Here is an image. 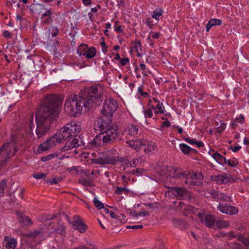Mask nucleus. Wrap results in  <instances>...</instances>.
<instances>
[{
  "label": "nucleus",
  "mask_w": 249,
  "mask_h": 249,
  "mask_svg": "<svg viewBox=\"0 0 249 249\" xmlns=\"http://www.w3.org/2000/svg\"><path fill=\"white\" fill-rule=\"evenodd\" d=\"M61 104L62 101L56 95H49L44 98L36 113V134L38 139L45 136L51 125L58 121Z\"/></svg>",
  "instance_id": "nucleus-1"
},
{
  "label": "nucleus",
  "mask_w": 249,
  "mask_h": 249,
  "mask_svg": "<svg viewBox=\"0 0 249 249\" xmlns=\"http://www.w3.org/2000/svg\"><path fill=\"white\" fill-rule=\"evenodd\" d=\"M95 126L103 136H96L91 142L92 146L97 147L112 144L121 140L122 134L118 126L112 123V117L103 115L97 119Z\"/></svg>",
  "instance_id": "nucleus-2"
},
{
  "label": "nucleus",
  "mask_w": 249,
  "mask_h": 249,
  "mask_svg": "<svg viewBox=\"0 0 249 249\" xmlns=\"http://www.w3.org/2000/svg\"><path fill=\"white\" fill-rule=\"evenodd\" d=\"M104 90L103 87L100 84L93 85L85 88L81 91L80 96L84 100L83 105L87 111L89 108L94 104H99L102 101V94Z\"/></svg>",
  "instance_id": "nucleus-3"
},
{
  "label": "nucleus",
  "mask_w": 249,
  "mask_h": 249,
  "mask_svg": "<svg viewBox=\"0 0 249 249\" xmlns=\"http://www.w3.org/2000/svg\"><path fill=\"white\" fill-rule=\"evenodd\" d=\"M173 177L181 180L180 183L191 188L195 186H201L202 182L200 180L203 178V176L199 173L191 172L189 171H183L180 169H174Z\"/></svg>",
  "instance_id": "nucleus-4"
},
{
  "label": "nucleus",
  "mask_w": 249,
  "mask_h": 249,
  "mask_svg": "<svg viewBox=\"0 0 249 249\" xmlns=\"http://www.w3.org/2000/svg\"><path fill=\"white\" fill-rule=\"evenodd\" d=\"M84 100L80 95L77 98V95H71L66 100L65 104V110L71 116H76L81 114L83 111Z\"/></svg>",
  "instance_id": "nucleus-5"
},
{
  "label": "nucleus",
  "mask_w": 249,
  "mask_h": 249,
  "mask_svg": "<svg viewBox=\"0 0 249 249\" xmlns=\"http://www.w3.org/2000/svg\"><path fill=\"white\" fill-rule=\"evenodd\" d=\"M17 136L12 135L10 141L4 144L0 149V166L6 164L7 159L15 155L17 152Z\"/></svg>",
  "instance_id": "nucleus-6"
},
{
  "label": "nucleus",
  "mask_w": 249,
  "mask_h": 249,
  "mask_svg": "<svg viewBox=\"0 0 249 249\" xmlns=\"http://www.w3.org/2000/svg\"><path fill=\"white\" fill-rule=\"evenodd\" d=\"M126 143L131 148L135 149L138 152L142 150L145 153H148L154 150V147L152 144H150L149 142L144 139H139L135 141L129 140L126 142Z\"/></svg>",
  "instance_id": "nucleus-7"
},
{
  "label": "nucleus",
  "mask_w": 249,
  "mask_h": 249,
  "mask_svg": "<svg viewBox=\"0 0 249 249\" xmlns=\"http://www.w3.org/2000/svg\"><path fill=\"white\" fill-rule=\"evenodd\" d=\"M119 160L116 150L107 151L103 157L95 160V163L100 165L115 164Z\"/></svg>",
  "instance_id": "nucleus-8"
},
{
  "label": "nucleus",
  "mask_w": 249,
  "mask_h": 249,
  "mask_svg": "<svg viewBox=\"0 0 249 249\" xmlns=\"http://www.w3.org/2000/svg\"><path fill=\"white\" fill-rule=\"evenodd\" d=\"M118 108L117 101L112 98L107 99L103 104L101 112L103 115L110 116L112 115Z\"/></svg>",
  "instance_id": "nucleus-9"
},
{
  "label": "nucleus",
  "mask_w": 249,
  "mask_h": 249,
  "mask_svg": "<svg viewBox=\"0 0 249 249\" xmlns=\"http://www.w3.org/2000/svg\"><path fill=\"white\" fill-rule=\"evenodd\" d=\"M77 53L80 56H86L88 59H90L94 57L96 53V51L94 47L89 48L85 44H82L79 46Z\"/></svg>",
  "instance_id": "nucleus-10"
},
{
  "label": "nucleus",
  "mask_w": 249,
  "mask_h": 249,
  "mask_svg": "<svg viewBox=\"0 0 249 249\" xmlns=\"http://www.w3.org/2000/svg\"><path fill=\"white\" fill-rule=\"evenodd\" d=\"M197 216L200 221L210 228L215 229V216L212 214L199 213Z\"/></svg>",
  "instance_id": "nucleus-11"
},
{
  "label": "nucleus",
  "mask_w": 249,
  "mask_h": 249,
  "mask_svg": "<svg viewBox=\"0 0 249 249\" xmlns=\"http://www.w3.org/2000/svg\"><path fill=\"white\" fill-rule=\"evenodd\" d=\"M217 210L221 213L228 215H234L238 213V209L235 206L227 203L220 202L217 207Z\"/></svg>",
  "instance_id": "nucleus-12"
},
{
  "label": "nucleus",
  "mask_w": 249,
  "mask_h": 249,
  "mask_svg": "<svg viewBox=\"0 0 249 249\" xmlns=\"http://www.w3.org/2000/svg\"><path fill=\"white\" fill-rule=\"evenodd\" d=\"M61 143H62V142L60 140H58V136L57 133H56L46 142L41 143L39 146L38 148L42 151H46L56 145L57 144Z\"/></svg>",
  "instance_id": "nucleus-13"
},
{
  "label": "nucleus",
  "mask_w": 249,
  "mask_h": 249,
  "mask_svg": "<svg viewBox=\"0 0 249 249\" xmlns=\"http://www.w3.org/2000/svg\"><path fill=\"white\" fill-rule=\"evenodd\" d=\"M170 192L178 199L186 197L189 192L185 188L180 187H172L170 188Z\"/></svg>",
  "instance_id": "nucleus-14"
},
{
  "label": "nucleus",
  "mask_w": 249,
  "mask_h": 249,
  "mask_svg": "<svg viewBox=\"0 0 249 249\" xmlns=\"http://www.w3.org/2000/svg\"><path fill=\"white\" fill-rule=\"evenodd\" d=\"M66 126L72 136H75L81 130L80 125L75 121H71L70 123L67 124Z\"/></svg>",
  "instance_id": "nucleus-15"
},
{
  "label": "nucleus",
  "mask_w": 249,
  "mask_h": 249,
  "mask_svg": "<svg viewBox=\"0 0 249 249\" xmlns=\"http://www.w3.org/2000/svg\"><path fill=\"white\" fill-rule=\"evenodd\" d=\"M60 151L62 152L67 151V154L74 156L77 153L76 150V146L73 142V140L67 142L64 146L61 149Z\"/></svg>",
  "instance_id": "nucleus-16"
},
{
  "label": "nucleus",
  "mask_w": 249,
  "mask_h": 249,
  "mask_svg": "<svg viewBox=\"0 0 249 249\" xmlns=\"http://www.w3.org/2000/svg\"><path fill=\"white\" fill-rule=\"evenodd\" d=\"M213 180L219 184H226L233 181L231 176L227 173H224L222 175L215 176Z\"/></svg>",
  "instance_id": "nucleus-17"
},
{
  "label": "nucleus",
  "mask_w": 249,
  "mask_h": 249,
  "mask_svg": "<svg viewBox=\"0 0 249 249\" xmlns=\"http://www.w3.org/2000/svg\"><path fill=\"white\" fill-rule=\"evenodd\" d=\"M140 127L139 125L129 124L126 126L124 131L130 136H135L138 134Z\"/></svg>",
  "instance_id": "nucleus-18"
},
{
  "label": "nucleus",
  "mask_w": 249,
  "mask_h": 249,
  "mask_svg": "<svg viewBox=\"0 0 249 249\" xmlns=\"http://www.w3.org/2000/svg\"><path fill=\"white\" fill-rule=\"evenodd\" d=\"M56 133L58 136V140H60L62 142L72 136L70 134L69 130H68L66 128V125L64 127L60 128Z\"/></svg>",
  "instance_id": "nucleus-19"
},
{
  "label": "nucleus",
  "mask_w": 249,
  "mask_h": 249,
  "mask_svg": "<svg viewBox=\"0 0 249 249\" xmlns=\"http://www.w3.org/2000/svg\"><path fill=\"white\" fill-rule=\"evenodd\" d=\"M209 153L219 164H226L227 160L226 158L218 152H215L213 150H210Z\"/></svg>",
  "instance_id": "nucleus-20"
},
{
  "label": "nucleus",
  "mask_w": 249,
  "mask_h": 249,
  "mask_svg": "<svg viewBox=\"0 0 249 249\" xmlns=\"http://www.w3.org/2000/svg\"><path fill=\"white\" fill-rule=\"evenodd\" d=\"M17 216L18 219V221L21 223H22L24 225L29 226L32 224V221L29 217L20 212H16Z\"/></svg>",
  "instance_id": "nucleus-21"
},
{
  "label": "nucleus",
  "mask_w": 249,
  "mask_h": 249,
  "mask_svg": "<svg viewBox=\"0 0 249 249\" xmlns=\"http://www.w3.org/2000/svg\"><path fill=\"white\" fill-rule=\"evenodd\" d=\"M179 146L182 152L185 155H187L190 153L194 154H196L197 153V151L196 150L190 147L186 144L180 143Z\"/></svg>",
  "instance_id": "nucleus-22"
},
{
  "label": "nucleus",
  "mask_w": 249,
  "mask_h": 249,
  "mask_svg": "<svg viewBox=\"0 0 249 249\" xmlns=\"http://www.w3.org/2000/svg\"><path fill=\"white\" fill-rule=\"evenodd\" d=\"M4 243L6 249H15L16 246V240L8 236L4 237Z\"/></svg>",
  "instance_id": "nucleus-23"
},
{
  "label": "nucleus",
  "mask_w": 249,
  "mask_h": 249,
  "mask_svg": "<svg viewBox=\"0 0 249 249\" xmlns=\"http://www.w3.org/2000/svg\"><path fill=\"white\" fill-rule=\"evenodd\" d=\"M172 223L175 227L178 228L181 230L185 229L187 227L186 222L177 218H173Z\"/></svg>",
  "instance_id": "nucleus-24"
},
{
  "label": "nucleus",
  "mask_w": 249,
  "mask_h": 249,
  "mask_svg": "<svg viewBox=\"0 0 249 249\" xmlns=\"http://www.w3.org/2000/svg\"><path fill=\"white\" fill-rule=\"evenodd\" d=\"M222 20L219 19L212 18L211 19L208 23H207L206 27V31L207 32H209L210 29L213 26L220 25L222 24Z\"/></svg>",
  "instance_id": "nucleus-25"
},
{
  "label": "nucleus",
  "mask_w": 249,
  "mask_h": 249,
  "mask_svg": "<svg viewBox=\"0 0 249 249\" xmlns=\"http://www.w3.org/2000/svg\"><path fill=\"white\" fill-rule=\"evenodd\" d=\"M183 139L185 141L188 142L189 144L192 145H196L198 147H202L204 146V143L202 142L199 141L197 142V141L194 140V139L190 137H183Z\"/></svg>",
  "instance_id": "nucleus-26"
},
{
  "label": "nucleus",
  "mask_w": 249,
  "mask_h": 249,
  "mask_svg": "<svg viewBox=\"0 0 249 249\" xmlns=\"http://www.w3.org/2000/svg\"><path fill=\"white\" fill-rule=\"evenodd\" d=\"M72 140L74 144L76 146V148L79 147H85L86 146L85 142L83 141L82 138L80 136H75Z\"/></svg>",
  "instance_id": "nucleus-27"
},
{
  "label": "nucleus",
  "mask_w": 249,
  "mask_h": 249,
  "mask_svg": "<svg viewBox=\"0 0 249 249\" xmlns=\"http://www.w3.org/2000/svg\"><path fill=\"white\" fill-rule=\"evenodd\" d=\"M229 222L223 220H216L215 223V227L217 229H222L228 227L229 226Z\"/></svg>",
  "instance_id": "nucleus-28"
},
{
  "label": "nucleus",
  "mask_w": 249,
  "mask_h": 249,
  "mask_svg": "<svg viewBox=\"0 0 249 249\" xmlns=\"http://www.w3.org/2000/svg\"><path fill=\"white\" fill-rule=\"evenodd\" d=\"M73 227L74 229L78 231L80 233H84L88 228L87 226L83 222L78 224L74 225H73Z\"/></svg>",
  "instance_id": "nucleus-29"
},
{
  "label": "nucleus",
  "mask_w": 249,
  "mask_h": 249,
  "mask_svg": "<svg viewBox=\"0 0 249 249\" xmlns=\"http://www.w3.org/2000/svg\"><path fill=\"white\" fill-rule=\"evenodd\" d=\"M163 13V10L161 8H157L153 12L152 14V18L156 19L157 20H159V17L162 16Z\"/></svg>",
  "instance_id": "nucleus-30"
},
{
  "label": "nucleus",
  "mask_w": 249,
  "mask_h": 249,
  "mask_svg": "<svg viewBox=\"0 0 249 249\" xmlns=\"http://www.w3.org/2000/svg\"><path fill=\"white\" fill-rule=\"evenodd\" d=\"M79 182L83 185L86 186H91L93 185V181L91 179H86L84 178H81L79 179Z\"/></svg>",
  "instance_id": "nucleus-31"
},
{
  "label": "nucleus",
  "mask_w": 249,
  "mask_h": 249,
  "mask_svg": "<svg viewBox=\"0 0 249 249\" xmlns=\"http://www.w3.org/2000/svg\"><path fill=\"white\" fill-rule=\"evenodd\" d=\"M141 158L134 159L130 161V163H129V164H130V166L131 167H135L140 165L141 163Z\"/></svg>",
  "instance_id": "nucleus-32"
},
{
  "label": "nucleus",
  "mask_w": 249,
  "mask_h": 249,
  "mask_svg": "<svg viewBox=\"0 0 249 249\" xmlns=\"http://www.w3.org/2000/svg\"><path fill=\"white\" fill-rule=\"evenodd\" d=\"M58 156V155L57 153L50 154L47 156L42 157L40 160L43 162H45L54 158L57 157Z\"/></svg>",
  "instance_id": "nucleus-33"
},
{
  "label": "nucleus",
  "mask_w": 249,
  "mask_h": 249,
  "mask_svg": "<svg viewBox=\"0 0 249 249\" xmlns=\"http://www.w3.org/2000/svg\"><path fill=\"white\" fill-rule=\"evenodd\" d=\"M7 187V181L3 179L0 182V196H2L4 194V190Z\"/></svg>",
  "instance_id": "nucleus-34"
},
{
  "label": "nucleus",
  "mask_w": 249,
  "mask_h": 249,
  "mask_svg": "<svg viewBox=\"0 0 249 249\" xmlns=\"http://www.w3.org/2000/svg\"><path fill=\"white\" fill-rule=\"evenodd\" d=\"M124 192L125 193H128L129 192V190L125 187H120L117 186L116 187V190L114 193L116 195H121Z\"/></svg>",
  "instance_id": "nucleus-35"
},
{
  "label": "nucleus",
  "mask_w": 249,
  "mask_h": 249,
  "mask_svg": "<svg viewBox=\"0 0 249 249\" xmlns=\"http://www.w3.org/2000/svg\"><path fill=\"white\" fill-rule=\"evenodd\" d=\"M156 110L155 111V114H159V113H163V105L160 102H158V103H157V105L155 106Z\"/></svg>",
  "instance_id": "nucleus-36"
},
{
  "label": "nucleus",
  "mask_w": 249,
  "mask_h": 249,
  "mask_svg": "<svg viewBox=\"0 0 249 249\" xmlns=\"http://www.w3.org/2000/svg\"><path fill=\"white\" fill-rule=\"evenodd\" d=\"M220 200L223 202H232V198L231 196H228L225 193H222L220 198Z\"/></svg>",
  "instance_id": "nucleus-37"
},
{
  "label": "nucleus",
  "mask_w": 249,
  "mask_h": 249,
  "mask_svg": "<svg viewBox=\"0 0 249 249\" xmlns=\"http://www.w3.org/2000/svg\"><path fill=\"white\" fill-rule=\"evenodd\" d=\"M240 121L238 122L237 120H239V118H236L235 120L232 122V125L234 128H235L238 124V123L242 124L244 122V117L243 115H240Z\"/></svg>",
  "instance_id": "nucleus-38"
},
{
  "label": "nucleus",
  "mask_w": 249,
  "mask_h": 249,
  "mask_svg": "<svg viewBox=\"0 0 249 249\" xmlns=\"http://www.w3.org/2000/svg\"><path fill=\"white\" fill-rule=\"evenodd\" d=\"M93 202L95 207L99 209H102L104 208V205L103 203L99 201V200H98L97 197H95L94 198Z\"/></svg>",
  "instance_id": "nucleus-39"
},
{
  "label": "nucleus",
  "mask_w": 249,
  "mask_h": 249,
  "mask_svg": "<svg viewBox=\"0 0 249 249\" xmlns=\"http://www.w3.org/2000/svg\"><path fill=\"white\" fill-rule=\"evenodd\" d=\"M48 31L49 32H51L52 36L54 37L58 35L59 29L57 27H50L48 29Z\"/></svg>",
  "instance_id": "nucleus-40"
},
{
  "label": "nucleus",
  "mask_w": 249,
  "mask_h": 249,
  "mask_svg": "<svg viewBox=\"0 0 249 249\" xmlns=\"http://www.w3.org/2000/svg\"><path fill=\"white\" fill-rule=\"evenodd\" d=\"M73 220L71 222L72 226L83 222L81 218L77 215H75L73 216Z\"/></svg>",
  "instance_id": "nucleus-41"
},
{
  "label": "nucleus",
  "mask_w": 249,
  "mask_h": 249,
  "mask_svg": "<svg viewBox=\"0 0 249 249\" xmlns=\"http://www.w3.org/2000/svg\"><path fill=\"white\" fill-rule=\"evenodd\" d=\"M133 215L134 217H138L140 216H149L150 215V213L148 211L142 212H140L138 213L136 212H134Z\"/></svg>",
  "instance_id": "nucleus-42"
},
{
  "label": "nucleus",
  "mask_w": 249,
  "mask_h": 249,
  "mask_svg": "<svg viewBox=\"0 0 249 249\" xmlns=\"http://www.w3.org/2000/svg\"><path fill=\"white\" fill-rule=\"evenodd\" d=\"M55 232L61 235H63L65 233V227L63 226H60L59 228L55 229Z\"/></svg>",
  "instance_id": "nucleus-43"
},
{
  "label": "nucleus",
  "mask_w": 249,
  "mask_h": 249,
  "mask_svg": "<svg viewBox=\"0 0 249 249\" xmlns=\"http://www.w3.org/2000/svg\"><path fill=\"white\" fill-rule=\"evenodd\" d=\"M52 14L53 13L50 10H47L42 15L41 19H43L45 18H52L51 16Z\"/></svg>",
  "instance_id": "nucleus-44"
},
{
  "label": "nucleus",
  "mask_w": 249,
  "mask_h": 249,
  "mask_svg": "<svg viewBox=\"0 0 249 249\" xmlns=\"http://www.w3.org/2000/svg\"><path fill=\"white\" fill-rule=\"evenodd\" d=\"M238 162H235V161L232 160H227L226 162V164H227L229 166L232 167H236L238 165Z\"/></svg>",
  "instance_id": "nucleus-45"
},
{
  "label": "nucleus",
  "mask_w": 249,
  "mask_h": 249,
  "mask_svg": "<svg viewBox=\"0 0 249 249\" xmlns=\"http://www.w3.org/2000/svg\"><path fill=\"white\" fill-rule=\"evenodd\" d=\"M41 23L43 25H47L49 24L53 21V19L52 18H44L43 19H41Z\"/></svg>",
  "instance_id": "nucleus-46"
},
{
  "label": "nucleus",
  "mask_w": 249,
  "mask_h": 249,
  "mask_svg": "<svg viewBox=\"0 0 249 249\" xmlns=\"http://www.w3.org/2000/svg\"><path fill=\"white\" fill-rule=\"evenodd\" d=\"M144 114L145 117L152 118L153 116V112L151 109H148L144 110Z\"/></svg>",
  "instance_id": "nucleus-47"
},
{
  "label": "nucleus",
  "mask_w": 249,
  "mask_h": 249,
  "mask_svg": "<svg viewBox=\"0 0 249 249\" xmlns=\"http://www.w3.org/2000/svg\"><path fill=\"white\" fill-rule=\"evenodd\" d=\"M46 175L45 174H44L42 173H38L36 174L33 175L34 178H37V179L43 178L45 177H46Z\"/></svg>",
  "instance_id": "nucleus-48"
},
{
  "label": "nucleus",
  "mask_w": 249,
  "mask_h": 249,
  "mask_svg": "<svg viewBox=\"0 0 249 249\" xmlns=\"http://www.w3.org/2000/svg\"><path fill=\"white\" fill-rule=\"evenodd\" d=\"M41 232L40 231H35L30 233L29 234V236L31 238H36L37 236L40 234Z\"/></svg>",
  "instance_id": "nucleus-49"
},
{
  "label": "nucleus",
  "mask_w": 249,
  "mask_h": 249,
  "mask_svg": "<svg viewBox=\"0 0 249 249\" xmlns=\"http://www.w3.org/2000/svg\"><path fill=\"white\" fill-rule=\"evenodd\" d=\"M141 47L142 44L140 40L135 42L134 48L136 49L137 52H138L139 50H141Z\"/></svg>",
  "instance_id": "nucleus-50"
},
{
  "label": "nucleus",
  "mask_w": 249,
  "mask_h": 249,
  "mask_svg": "<svg viewBox=\"0 0 249 249\" xmlns=\"http://www.w3.org/2000/svg\"><path fill=\"white\" fill-rule=\"evenodd\" d=\"M145 23L150 28H152L153 27V21L150 18H147L146 19Z\"/></svg>",
  "instance_id": "nucleus-51"
},
{
  "label": "nucleus",
  "mask_w": 249,
  "mask_h": 249,
  "mask_svg": "<svg viewBox=\"0 0 249 249\" xmlns=\"http://www.w3.org/2000/svg\"><path fill=\"white\" fill-rule=\"evenodd\" d=\"M129 61V59L128 58L126 57L123 59H121L120 60V63L122 66L126 65Z\"/></svg>",
  "instance_id": "nucleus-52"
},
{
  "label": "nucleus",
  "mask_w": 249,
  "mask_h": 249,
  "mask_svg": "<svg viewBox=\"0 0 249 249\" xmlns=\"http://www.w3.org/2000/svg\"><path fill=\"white\" fill-rule=\"evenodd\" d=\"M12 34L8 31H4L3 33V36L4 37L8 39L12 37Z\"/></svg>",
  "instance_id": "nucleus-53"
},
{
  "label": "nucleus",
  "mask_w": 249,
  "mask_h": 249,
  "mask_svg": "<svg viewBox=\"0 0 249 249\" xmlns=\"http://www.w3.org/2000/svg\"><path fill=\"white\" fill-rule=\"evenodd\" d=\"M114 30L117 32L122 33L123 32V29L122 28V26L120 25H115L114 26Z\"/></svg>",
  "instance_id": "nucleus-54"
},
{
  "label": "nucleus",
  "mask_w": 249,
  "mask_h": 249,
  "mask_svg": "<svg viewBox=\"0 0 249 249\" xmlns=\"http://www.w3.org/2000/svg\"><path fill=\"white\" fill-rule=\"evenodd\" d=\"M100 44L102 47V51L104 53H106L107 52V46L106 45L105 42L102 41L100 43Z\"/></svg>",
  "instance_id": "nucleus-55"
},
{
  "label": "nucleus",
  "mask_w": 249,
  "mask_h": 249,
  "mask_svg": "<svg viewBox=\"0 0 249 249\" xmlns=\"http://www.w3.org/2000/svg\"><path fill=\"white\" fill-rule=\"evenodd\" d=\"M60 180L58 178H54L53 179H50L49 181H47L48 182H49L50 184H57L58 182V181Z\"/></svg>",
  "instance_id": "nucleus-56"
},
{
  "label": "nucleus",
  "mask_w": 249,
  "mask_h": 249,
  "mask_svg": "<svg viewBox=\"0 0 249 249\" xmlns=\"http://www.w3.org/2000/svg\"><path fill=\"white\" fill-rule=\"evenodd\" d=\"M138 92L140 93L141 95L143 96V97H145L148 94L147 93L143 92L142 88L141 87L138 88Z\"/></svg>",
  "instance_id": "nucleus-57"
},
{
  "label": "nucleus",
  "mask_w": 249,
  "mask_h": 249,
  "mask_svg": "<svg viewBox=\"0 0 249 249\" xmlns=\"http://www.w3.org/2000/svg\"><path fill=\"white\" fill-rule=\"evenodd\" d=\"M143 227L142 225H135L132 226H127V228L132 229H142Z\"/></svg>",
  "instance_id": "nucleus-58"
},
{
  "label": "nucleus",
  "mask_w": 249,
  "mask_h": 249,
  "mask_svg": "<svg viewBox=\"0 0 249 249\" xmlns=\"http://www.w3.org/2000/svg\"><path fill=\"white\" fill-rule=\"evenodd\" d=\"M230 148L232 149L233 152L235 153L238 152L241 148V147L240 146H236L232 148V146H231Z\"/></svg>",
  "instance_id": "nucleus-59"
},
{
  "label": "nucleus",
  "mask_w": 249,
  "mask_h": 249,
  "mask_svg": "<svg viewBox=\"0 0 249 249\" xmlns=\"http://www.w3.org/2000/svg\"><path fill=\"white\" fill-rule=\"evenodd\" d=\"M204 195L207 198H211V190L205 191L204 193Z\"/></svg>",
  "instance_id": "nucleus-60"
},
{
  "label": "nucleus",
  "mask_w": 249,
  "mask_h": 249,
  "mask_svg": "<svg viewBox=\"0 0 249 249\" xmlns=\"http://www.w3.org/2000/svg\"><path fill=\"white\" fill-rule=\"evenodd\" d=\"M225 128V125L224 124H221V125L219 127L217 128V131L218 132H221L222 130H224Z\"/></svg>",
  "instance_id": "nucleus-61"
},
{
  "label": "nucleus",
  "mask_w": 249,
  "mask_h": 249,
  "mask_svg": "<svg viewBox=\"0 0 249 249\" xmlns=\"http://www.w3.org/2000/svg\"><path fill=\"white\" fill-rule=\"evenodd\" d=\"M73 249H89V248L85 245H80L74 248Z\"/></svg>",
  "instance_id": "nucleus-62"
},
{
  "label": "nucleus",
  "mask_w": 249,
  "mask_h": 249,
  "mask_svg": "<svg viewBox=\"0 0 249 249\" xmlns=\"http://www.w3.org/2000/svg\"><path fill=\"white\" fill-rule=\"evenodd\" d=\"M83 4L86 6H89L91 4V0H81Z\"/></svg>",
  "instance_id": "nucleus-63"
},
{
  "label": "nucleus",
  "mask_w": 249,
  "mask_h": 249,
  "mask_svg": "<svg viewBox=\"0 0 249 249\" xmlns=\"http://www.w3.org/2000/svg\"><path fill=\"white\" fill-rule=\"evenodd\" d=\"M109 215L113 218H116L118 217V216L113 211L110 212Z\"/></svg>",
  "instance_id": "nucleus-64"
}]
</instances>
